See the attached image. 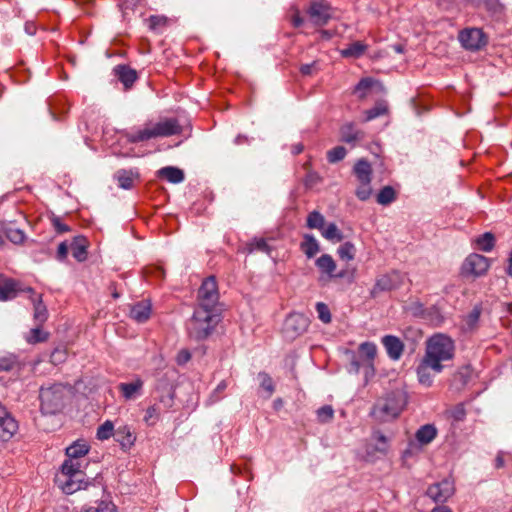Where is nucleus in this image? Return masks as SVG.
<instances>
[{"instance_id": "obj_1", "label": "nucleus", "mask_w": 512, "mask_h": 512, "mask_svg": "<svg viewBox=\"0 0 512 512\" xmlns=\"http://www.w3.org/2000/svg\"><path fill=\"white\" fill-rule=\"evenodd\" d=\"M377 355V347L373 342H363L357 351L347 350L345 356L348 361L349 373L363 372L365 382L375 375L374 361Z\"/></svg>"}, {"instance_id": "obj_2", "label": "nucleus", "mask_w": 512, "mask_h": 512, "mask_svg": "<svg viewBox=\"0 0 512 512\" xmlns=\"http://www.w3.org/2000/svg\"><path fill=\"white\" fill-rule=\"evenodd\" d=\"M220 322V310L196 307L187 323L188 334L195 340L206 339Z\"/></svg>"}, {"instance_id": "obj_3", "label": "nucleus", "mask_w": 512, "mask_h": 512, "mask_svg": "<svg viewBox=\"0 0 512 512\" xmlns=\"http://www.w3.org/2000/svg\"><path fill=\"white\" fill-rule=\"evenodd\" d=\"M182 128L175 118H164L156 123H148L137 132L127 135L128 141L138 143L157 137H169L180 134Z\"/></svg>"}, {"instance_id": "obj_4", "label": "nucleus", "mask_w": 512, "mask_h": 512, "mask_svg": "<svg viewBox=\"0 0 512 512\" xmlns=\"http://www.w3.org/2000/svg\"><path fill=\"white\" fill-rule=\"evenodd\" d=\"M80 459H66L61 467V476L57 481L64 493L73 494L78 490L85 489L88 482L84 479L81 471Z\"/></svg>"}, {"instance_id": "obj_5", "label": "nucleus", "mask_w": 512, "mask_h": 512, "mask_svg": "<svg viewBox=\"0 0 512 512\" xmlns=\"http://www.w3.org/2000/svg\"><path fill=\"white\" fill-rule=\"evenodd\" d=\"M455 354L454 341L445 334H435L426 341L424 356L432 362L445 365Z\"/></svg>"}, {"instance_id": "obj_6", "label": "nucleus", "mask_w": 512, "mask_h": 512, "mask_svg": "<svg viewBox=\"0 0 512 512\" xmlns=\"http://www.w3.org/2000/svg\"><path fill=\"white\" fill-rule=\"evenodd\" d=\"M407 401L403 392L393 391L378 400L372 409L375 419L386 422L398 417Z\"/></svg>"}, {"instance_id": "obj_7", "label": "nucleus", "mask_w": 512, "mask_h": 512, "mask_svg": "<svg viewBox=\"0 0 512 512\" xmlns=\"http://www.w3.org/2000/svg\"><path fill=\"white\" fill-rule=\"evenodd\" d=\"M65 389L61 384H54L40 389L41 410L45 414L59 412L64 403Z\"/></svg>"}, {"instance_id": "obj_8", "label": "nucleus", "mask_w": 512, "mask_h": 512, "mask_svg": "<svg viewBox=\"0 0 512 512\" xmlns=\"http://www.w3.org/2000/svg\"><path fill=\"white\" fill-rule=\"evenodd\" d=\"M198 304L196 307L209 310H219L217 307L219 293L216 280L213 276L206 278L198 291Z\"/></svg>"}, {"instance_id": "obj_9", "label": "nucleus", "mask_w": 512, "mask_h": 512, "mask_svg": "<svg viewBox=\"0 0 512 512\" xmlns=\"http://www.w3.org/2000/svg\"><path fill=\"white\" fill-rule=\"evenodd\" d=\"M333 8L326 0H312L306 13L315 26H325L333 17Z\"/></svg>"}, {"instance_id": "obj_10", "label": "nucleus", "mask_w": 512, "mask_h": 512, "mask_svg": "<svg viewBox=\"0 0 512 512\" xmlns=\"http://www.w3.org/2000/svg\"><path fill=\"white\" fill-rule=\"evenodd\" d=\"M403 284V275L398 271L379 276L376 279L375 285L370 291L373 298H376L383 292H388L399 288Z\"/></svg>"}, {"instance_id": "obj_11", "label": "nucleus", "mask_w": 512, "mask_h": 512, "mask_svg": "<svg viewBox=\"0 0 512 512\" xmlns=\"http://www.w3.org/2000/svg\"><path fill=\"white\" fill-rule=\"evenodd\" d=\"M310 320L304 314L291 313L284 322L283 332L288 339H295L309 327Z\"/></svg>"}, {"instance_id": "obj_12", "label": "nucleus", "mask_w": 512, "mask_h": 512, "mask_svg": "<svg viewBox=\"0 0 512 512\" xmlns=\"http://www.w3.org/2000/svg\"><path fill=\"white\" fill-rule=\"evenodd\" d=\"M445 367L446 365L436 364L423 356L416 368L419 383L426 387L432 386L434 377L441 373Z\"/></svg>"}, {"instance_id": "obj_13", "label": "nucleus", "mask_w": 512, "mask_h": 512, "mask_svg": "<svg viewBox=\"0 0 512 512\" xmlns=\"http://www.w3.org/2000/svg\"><path fill=\"white\" fill-rule=\"evenodd\" d=\"M488 258L480 254H470L462 264L461 270L464 276L480 277L489 269Z\"/></svg>"}, {"instance_id": "obj_14", "label": "nucleus", "mask_w": 512, "mask_h": 512, "mask_svg": "<svg viewBox=\"0 0 512 512\" xmlns=\"http://www.w3.org/2000/svg\"><path fill=\"white\" fill-rule=\"evenodd\" d=\"M454 493V481L449 478L430 485L426 491V495L436 503H445Z\"/></svg>"}, {"instance_id": "obj_15", "label": "nucleus", "mask_w": 512, "mask_h": 512, "mask_svg": "<svg viewBox=\"0 0 512 512\" xmlns=\"http://www.w3.org/2000/svg\"><path fill=\"white\" fill-rule=\"evenodd\" d=\"M459 41L468 50L476 51L486 45V37L479 28L465 29L459 34Z\"/></svg>"}, {"instance_id": "obj_16", "label": "nucleus", "mask_w": 512, "mask_h": 512, "mask_svg": "<svg viewBox=\"0 0 512 512\" xmlns=\"http://www.w3.org/2000/svg\"><path fill=\"white\" fill-rule=\"evenodd\" d=\"M18 430V423L0 403V440H10Z\"/></svg>"}, {"instance_id": "obj_17", "label": "nucleus", "mask_w": 512, "mask_h": 512, "mask_svg": "<svg viewBox=\"0 0 512 512\" xmlns=\"http://www.w3.org/2000/svg\"><path fill=\"white\" fill-rule=\"evenodd\" d=\"M26 291L30 293V300L33 304V319L36 324L43 325L48 319V310L42 301V295L36 294L31 287H28Z\"/></svg>"}, {"instance_id": "obj_18", "label": "nucleus", "mask_w": 512, "mask_h": 512, "mask_svg": "<svg viewBox=\"0 0 512 512\" xmlns=\"http://www.w3.org/2000/svg\"><path fill=\"white\" fill-rule=\"evenodd\" d=\"M317 268L319 271L328 276L329 278H343L345 273L342 271L338 274L335 273L336 271V262L329 254H323L321 255L315 262Z\"/></svg>"}, {"instance_id": "obj_19", "label": "nucleus", "mask_w": 512, "mask_h": 512, "mask_svg": "<svg viewBox=\"0 0 512 512\" xmlns=\"http://www.w3.org/2000/svg\"><path fill=\"white\" fill-rule=\"evenodd\" d=\"M382 344L391 359L398 360L402 356L404 345L398 337L386 335L382 338Z\"/></svg>"}, {"instance_id": "obj_20", "label": "nucleus", "mask_w": 512, "mask_h": 512, "mask_svg": "<svg viewBox=\"0 0 512 512\" xmlns=\"http://www.w3.org/2000/svg\"><path fill=\"white\" fill-rule=\"evenodd\" d=\"M151 303L143 300L131 306L130 317L138 323L146 322L151 316Z\"/></svg>"}, {"instance_id": "obj_21", "label": "nucleus", "mask_w": 512, "mask_h": 512, "mask_svg": "<svg viewBox=\"0 0 512 512\" xmlns=\"http://www.w3.org/2000/svg\"><path fill=\"white\" fill-rule=\"evenodd\" d=\"M114 437L124 450L130 449L136 440V436L127 425L119 426L114 432Z\"/></svg>"}, {"instance_id": "obj_22", "label": "nucleus", "mask_w": 512, "mask_h": 512, "mask_svg": "<svg viewBox=\"0 0 512 512\" xmlns=\"http://www.w3.org/2000/svg\"><path fill=\"white\" fill-rule=\"evenodd\" d=\"M143 385V381L137 377L130 383H120L118 389L126 400H131L141 395Z\"/></svg>"}, {"instance_id": "obj_23", "label": "nucleus", "mask_w": 512, "mask_h": 512, "mask_svg": "<svg viewBox=\"0 0 512 512\" xmlns=\"http://www.w3.org/2000/svg\"><path fill=\"white\" fill-rule=\"evenodd\" d=\"M114 74L126 89L130 88L137 79V72L126 65H117L114 68Z\"/></svg>"}, {"instance_id": "obj_24", "label": "nucleus", "mask_w": 512, "mask_h": 512, "mask_svg": "<svg viewBox=\"0 0 512 512\" xmlns=\"http://www.w3.org/2000/svg\"><path fill=\"white\" fill-rule=\"evenodd\" d=\"M436 436L437 429L432 424H425L421 426L415 433V438L421 446L428 445L436 438Z\"/></svg>"}, {"instance_id": "obj_25", "label": "nucleus", "mask_w": 512, "mask_h": 512, "mask_svg": "<svg viewBox=\"0 0 512 512\" xmlns=\"http://www.w3.org/2000/svg\"><path fill=\"white\" fill-rule=\"evenodd\" d=\"M482 313V307L480 305H475L473 309L465 316L463 319L462 329L465 332L474 331L477 326Z\"/></svg>"}, {"instance_id": "obj_26", "label": "nucleus", "mask_w": 512, "mask_h": 512, "mask_svg": "<svg viewBox=\"0 0 512 512\" xmlns=\"http://www.w3.org/2000/svg\"><path fill=\"white\" fill-rule=\"evenodd\" d=\"M300 248L309 259L313 258L320 251V245L318 241L311 234L304 235L303 241L300 244Z\"/></svg>"}, {"instance_id": "obj_27", "label": "nucleus", "mask_w": 512, "mask_h": 512, "mask_svg": "<svg viewBox=\"0 0 512 512\" xmlns=\"http://www.w3.org/2000/svg\"><path fill=\"white\" fill-rule=\"evenodd\" d=\"M71 251L73 257L82 262L87 258V240L83 236H77L71 243Z\"/></svg>"}, {"instance_id": "obj_28", "label": "nucleus", "mask_w": 512, "mask_h": 512, "mask_svg": "<svg viewBox=\"0 0 512 512\" xmlns=\"http://www.w3.org/2000/svg\"><path fill=\"white\" fill-rule=\"evenodd\" d=\"M341 140L346 143H355L364 138V133L355 128L352 123L345 124L341 128Z\"/></svg>"}, {"instance_id": "obj_29", "label": "nucleus", "mask_w": 512, "mask_h": 512, "mask_svg": "<svg viewBox=\"0 0 512 512\" xmlns=\"http://www.w3.org/2000/svg\"><path fill=\"white\" fill-rule=\"evenodd\" d=\"M354 173L358 182H371L372 168L368 161L360 159L354 166Z\"/></svg>"}, {"instance_id": "obj_30", "label": "nucleus", "mask_w": 512, "mask_h": 512, "mask_svg": "<svg viewBox=\"0 0 512 512\" xmlns=\"http://www.w3.org/2000/svg\"><path fill=\"white\" fill-rule=\"evenodd\" d=\"M160 177L166 178L169 182L177 184L184 180V173L181 169L173 166L163 167L158 171Z\"/></svg>"}, {"instance_id": "obj_31", "label": "nucleus", "mask_w": 512, "mask_h": 512, "mask_svg": "<svg viewBox=\"0 0 512 512\" xmlns=\"http://www.w3.org/2000/svg\"><path fill=\"white\" fill-rule=\"evenodd\" d=\"M25 340L29 344L42 343L48 340L49 332L42 329V325L36 324L28 333L24 336Z\"/></svg>"}, {"instance_id": "obj_32", "label": "nucleus", "mask_w": 512, "mask_h": 512, "mask_svg": "<svg viewBox=\"0 0 512 512\" xmlns=\"http://www.w3.org/2000/svg\"><path fill=\"white\" fill-rule=\"evenodd\" d=\"M89 451V447L85 442H74L66 448L67 459H80L84 457Z\"/></svg>"}, {"instance_id": "obj_33", "label": "nucleus", "mask_w": 512, "mask_h": 512, "mask_svg": "<svg viewBox=\"0 0 512 512\" xmlns=\"http://www.w3.org/2000/svg\"><path fill=\"white\" fill-rule=\"evenodd\" d=\"M477 248L484 252H490L495 245V237L491 232H485L474 240Z\"/></svg>"}, {"instance_id": "obj_34", "label": "nucleus", "mask_w": 512, "mask_h": 512, "mask_svg": "<svg viewBox=\"0 0 512 512\" xmlns=\"http://www.w3.org/2000/svg\"><path fill=\"white\" fill-rule=\"evenodd\" d=\"M4 234L13 244L20 245L23 244L26 239V234L23 230L19 228H14L12 226H5L3 228Z\"/></svg>"}, {"instance_id": "obj_35", "label": "nucleus", "mask_w": 512, "mask_h": 512, "mask_svg": "<svg viewBox=\"0 0 512 512\" xmlns=\"http://www.w3.org/2000/svg\"><path fill=\"white\" fill-rule=\"evenodd\" d=\"M374 83L372 78L361 79L354 88V94L357 95L359 99H364L369 95Z\"/></svg>"}, {"instance_id": "obj_36", "label": "nucleus", "mask_w": 512, "mask_h": 512, "mask_svg": "<svg viewBox=\"0 0 512 512\" xmlns=\"http://www.w3.org/2000/svg\"><path fill=\"white\" fill-rule=\"evenodd\" d=\"M115 178L118 181V185L123 189H130L133 186L134 174L132 171L119 170L115 174Z\"/></svg>"}, {"instance_id": "obj_37", "label": "nucleus", "mask_w": 512, "mask_h": 512, "mask_svg": "<svg viewBox=\"0 0 512 512\" xmlns=\"http://www.w3.org/2000/svg\"><path fill=\"white\" fill-rule=\"evenodd\" d=\"M322 236L332 242H340L343 240V234L335 223H330L322 230Z\"/></svg>"}, {"instance_id": "obj_38", "label": "nucleus", "mask_w": 512, "mask_h": 512, "mask_svg": "<svg viewBox=\"0 0 512 512\" xmlns=\"http://www.w3.org/2000/svg\"><path fill=\"white\" fill-rule=\"evenodd\" d=\"M307 227L310 229L323 230L325 225L324 216L318 211H312L307 217Z\"/></svg>"}, {"instance_id": "obj_39", "label": "nucleus", "mask_w": 512, "mask_h": 512, "mask_svg": "<svg viewBox=\"0 0 512 512\" xmlns=\"http://www.w3.org/2000/svg\"><path fill=\"white\" fill-rule=\"evenodd\" d=\"M337 253L340 257V259L345 261H351L354 259L356 254V248L355 245L349 241L343 243L339 246Z\"/></svg>"}, {"instance_id": "obj_40", "label": "nucleus", "mask_w": 512, "mask_h": 512, "mask_svg": "<svg viewBox=\"0 0 512 512\" xmlns=\"http://www.w3.org/2000/svg\"><path fill=\"white\" fill-rule=\"evenodd\" d=\"M16 282L7 280L3 285H0V301H7L15 297Z\"/></svg>"}, {"instance_id": "obj_41", "label": "nucleus", "mask_w": 512, "mask_h": 512, "mask_svg": "<svg viewBox=\"0 0 512 512\" xmlns=\"http://www.w3.org/2000/svg\"><path fill=\"white\" fill-rule=\"evenodd\" d=\"M396 198L395 190L391 186H385L377 195V202L381 205H388Z\"/></svg>"}, {"instance_id": "obj_42", "label": "nucleus", "mask_w": 512, "mask_h": 512, "mask_svg": "<svg viewBox=\"0 0 512 512\" xmlns=\"http://www.w3.org/2000/svg\"><path fill=\"white\" fill-rule=\"evenodd\" d=\"M18 359L14 354L0 356V371H11L18 366Z\"/></svg>"}, {"instance_id": "obj_43", "label": "nucleus", "mask_w": 512, "mask_h": 512, "mask_svg": "<svg viewBox=\"0 0 512 512\" xmlns=\"http://www.w3.org/2000/svg\"><path fill=\"white\" fill-rule=\"evenodd\" d=\"M365 49L366 46L363 43L357 41L349 45V47H347L346 49H344L342 51V55L345 57L357 58L364 53Z\"/></svg>"}, {"instance_id": "obj_44", "label": "nucleus", "mask_w": 512, "mask_h": 512, "mask_svg": "<svg viewBox=\"0 0 512 512\" xmlns=\"http://www.w3.org/2000/svg\"><path fill=\"white\" fill-rule=\"evenodd\" d=\"M387 104L385 102H378L373 108L365 111V121L373 120L381 115L387 113Z\"/></svg>"}, {"instance_id": "obj_45", "label": "nucleus", "mask_w": 512, "mask_h": 512, "mask_svg": "<svg viewBox=\"0 0 512 512\" xmlns=\"http://www.w3.org/2000/svg\"><path fill=\"white\" fill-rule=\"evenodd\" d=\"M160 419V408L158 405L154 404L147 408L146 414L144 416V422L149 425H155Z\"/></svg>"}, {"instance_id": "obj_46", "label": "nucleus", "mask_w": 512, "mask_h": 512, "mask_svg": "<svg viewBox=\"0 0 512 512\" xmlns=\"http://www.w3.org/2000/svg\"><path fill=\"white\" fill-rule=\"evenodd\" d=\"M114 426L113 423L109 420L105 421L102 425L97 429V438L99 440H107L112 435L114 436Z\"/></svg>"}, {"instance_id": "obj_47", "label": "nucleus", "mask_w": 512, "mask_h": 512, "mask_svg": "<svg viewBox=\"0 0 512 512\" xmlns=\"http://www.w3.org/2000/svg\"><path fill=\"white\" fill-rule=\"evenodd\" d=\"M258 379L260 381V386L267 392V397H270L275 390L272 378L267 373L260 372L258 374Z\"/></svg>"}, {"instance_id": "obj_48", "label": "nucleus", "mask_w": 512, "mask_h": 512, "mask_svg": "<svg viewBox=\"0 0 512 512\" xmlns=\"http://www.w3.org/2000/svg\"><path fill=\"white\" fill-rule=\"evenodd\" d=\"M317 419L320 423H328L334 417V410L332 406L325 405L317 410Z\"/></svg>"}, {"instance_id": "obj_49", "label": "nucleus", "mask_w": 512, "mask_h": 512, "mask_svg": "<svg viewBox=\"0 0 512 512\" xmlns=\"http://www.w3.org/2000/svg\"><path fill=\"white\" fill-rule=\"evenodd\" d=\"M346 149L343 146H336L327 152V159L330 163H336L344 159Z\"/></svg>"}, {"instance_id": "obj_50", "label": "nucleus", "mask_w": 512, "mask_h": 512, "mask_svg": "<svg viewBox=\"0 0 512 512\" xmlns=\"http://www.w3.org/2000/svg\"><path fill=\"white\" fill-rule=\"evenodd\" d=\"M371 182H359V186L358 188L356 189V196L358 197L359 200L361 201H366L370 198L371 194H372V188H371V185H370Z\"/></svg>"}, {"instance_id": "obj_51", "label": "nucleus", "mask_w": 512, "mask_h": 512, "mask_svg": "<svg viewBox=\"0 0 512 512\" xmlns=\"http://www.w3.org/2000/svg\"><path fill=\"white\" fill-rule=\"evenodd\" d=\"M373 439L377 442L375 449L383 454L387 453L389 447L387 437L380 431H376L373 433Z\"/></svg>"}, {"instance_id": "obj_52", "label": "nucleus", "mask_w": 512, "mask_h": 512, "mask_svg": "<svg viewBox=\"0 0 512 512\" xmlns=\"http://www.w3.org/2000/svg\"><path fill=\"white\" fill-rule=\"evenodd\" d=\"M471 374L472 371L470 367L463 366L454 374V381L460 383L461 385H465L469 381Z\"/></svg>"}, {"instance_id": "obj_53", "label": "nucleus", "mask_w": 512, "mask_h": 512, "mask_svg": "<svg viewBox=\"0 0 512 512\" xmlns=\"http://www.w3.org/2000/svg\"><path fill=\"white\" fill-rule=\"evenodd\" d=\"M167 18L165 16L153 15L148 19L149 28L153 31L158 30L161 27H165L167 25Z\"/></svg>"}, {"instance_id": "obj_54", "label": "nucleus", "mask_w": 512, "mask_h": 512, "mask_svg": "<svg viewBox=\"0 0 512 512\" xmlns=\"http://www.w3.org/2000/svg\"><path fill=\"white\" fill-rule=\"evenodd\" d=\"M316 311L318 313L319 319L323 323H329L331 321V314H330L329 308L326 304H324L322 302H318L316 304Z\"/></svg>"}, {"instance_id": "obj_55", "label": "nucleus", "mask_w": 512, "mask_h": 512, "mask_svg": "<svg viewBox=\"0 0 512 512\" xmlns=\"http://www.w3.org/2000/svg\"><path fill=\"white\" fill-rule=\"evenodd\" d=\"M255 250L263 251L268 253L269 246L264 239H255L249 244V252H253Z\"/></svg>"}, {"instance_id": "obj_56", "label": "nucleus", "mask_w": 512, "mask_h": 512, "mask_svg": "<svg viewBox=\"0 0 512 512\" xmlns=\"http://www.w3.org/2000/svg\"><path fill=\"white\" fill-rule=\"evenodd\" d=\"M317 66H318L317 61H313L312 63H309V64H303L300 67V72L305 76H310L318 70Z\"/></svg>"}, {"instance_id": "obj_57", "label": "nucleus", "mask_w": 512, "mask_h": 512, "mask_svg": "<svg viewBox=\"0 0 512 512\" xmlns=\"http://www.w3.org/2000/svg\"><path fill=\"white\" fill-rule=\"evenodd\" d=\"M191 359V353L188 349H181L176 356L178 365H185Z\"/></svg>"}, {"instance_id": "obj_58", "label": "nucleus", "mask_w": 512, "mask_h": 512, "mask_svg": "<svg viewBox=\"0 0 512 512\" xmlns=\"http://www.w3.org/2000/svg\"><path fill=\"white\" fill-rule=\"evenodd\" d=\"M67 254H68V245L66 244V242H61L58 245V249H57V259L59 261H63L66 259Z\"/></svg>"}, {"instance_id": "obj_59", "label": "nucleus", "mask_w": 512, "mask_h": 512, "mask_svg": "<svg viewBox=\"0 0 512 512\" xmlns=\"http://www.w3.org/2000/svg\"><path fill=\"white\" fill-rule=\"evenodd\" d=\"M81 512H116L115 508L113 506L104 505L99 506L98 508H87L83 509Z\"/></svg>"}, {"instance_id": "obj_60", "label": "nucleus", "mask_w": 512, "mask_h": 512, "mask_svg": "<svg viewBox=\"0 0 512 512\" xmlns=\"http://www.w3.org/2000/svg\"><path fill=\"white\" fill-rule=\"evenodd\" d=\"M320 180V177L316 173H309L305 179V185L308 187H312L317 184Z\"/></svg>"}, {"instance_id": "obj_61", "label": "nucleus", "mask_w": 512, "mask_h": 512, "mask_svg": "<svg viewBox=\"0 0 512 512\" xmlns=\"http://www.w3.org/2000/svg\"><path fill=\"white\" fill-rule=\"evenodd\" d=\"M291 21H292L293 26L296 28L303 25L304 19L301 17L298 9H295V12L292 15Z\"/></svg>"}, {"instance_id": "obj_62", "label": "nucleus", "mask_w": 512, "mask_h": 512, "mask_svg": "<svg viewBox=\"0 0 512 512\" xmlns=\"http://www.w3.org/2000/svg\"><path fill=\"white\" fill-rule=\"evenodd\" d=\"M173 398H174V395L172 392H169L167 395H163L159 398V401L161 403H163L167 408H170L172 407L173 405Z\"/></svg>"}, {"instance_id": "obj_63", "label": "nucleus", "mask_w": 512, "mask_h": 512, "mask_svg": "<svg viewBox=\"0 0 512 512\" xmlns=\"http://www.w3.org/2000/svg\"><path fill=\"white\" fill-rule=\"evenodd\" d=\"M53 224L57 232L64 233L69 231V227L66 224L61 223V221L57 218L53 220Z\"/></svg>"}, {"instance_id": "obj_64", "label": "nucleus", "mask_w": 512, "mask_h": 512, "mask_svg": "<svg viewBox=\"0 0 512 512\" xmlns=\"http://www.w3.org/2000/svg\"><path fill=\"white\" fill-rule=\"evenodd\" d=\"M431 512H452V510L447 506L441 505L433 508Z\"/></svg>"}]
</instances>
